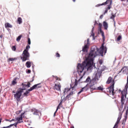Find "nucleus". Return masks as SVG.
I'll return each mask as SVG.
<instances>
[{"instance_id":"6e6d98bb","label":"nucleus","mask_w":128,"mask_h":128,"mask_svg":"<svg viewBox=\"0 0 128 128\" xmlns=\"http://www.w3.org/2000/svg\"><path fill=\"white\" fill-rule=\"evenodd\" d=\"M19 112H20V111Z\"/></svg>"},{"instance_id":"f3484780","label":"nucleus","mask_w":128,"mask_h":128,"mask_svg":"<svg viewBox=\"0 0 128 128\" xmlns=\"http://www.w3.org/2000/svg\"><path fill=\"white\" fill-rule=\"evenodd\" d=\"M90 46L84 44V46L82 48V52H88V47Z\"/></svg>"},{"instance_id":"cd10ccee","label":"nucleus","mask_w":128,"mask_h":128,"mask_svg":"<svg viewBox=\"0 0 128 128\" xmlns=\"http://www.w3.org/2000/svg\"><path fill=\"white\" fill-rule=\"evenodd\" d=\"M96 90H104V88L101 86L96 88Z\"/></svg>"},{"instance_id":"f257e3e1","label":"nucleus","mask_w":128,"mask_h":128,"mask_svg":"<svg viewBox=\"0 0 128 128\" xmlns=\"http://www.w3.org/2000/svg\"><path fill=\"white\" fill-rule=\"evenodd\" d=\"M98 54V50H96L94 48H92L91 51L86 60L82 64H78L77 70L80 76L82 78V76H84V72L82 73L84 68H86L87 70H92V68L94 66V59Z\"/></svg>"},{"instance_id":"c9c22d12","label":"nucleus","mask_w":128,"mask_h":128,"mask_svg":"<svg viewBox=\"0 0 128 128\" xmlns=\"http://www.w3.org/2000/svg\"><path fill=\"white\" fill-rule=\"evenodd\" d=\"M114 18H116V16L112 14V16L110 18L111 20H114Z\"/></svg>"},{"instance_id":"5701e85b","label":"nucleus","mask_w":128,"mask_h":128,"mask_svg":"<svg viewBox=\"0 0 128 128\" xmlns=\"http://www.w3.org/2000/svg\"><path fill=\"white\" fill-rule=\"evenodd\" d=\"M26 68H30V66H32V62H27L26 63Z\"/></svg>"},{"instance_id":"f8f14e48","label":"nucleus","mask_w":128,"mask_h":128,"mask_svg":"<svg viewBox=\"0 0 128 128\" xmlns=\"http://www.w3.org/2000/svg\"><path fill=\"white\" fill-rule=\"evenodd\" d=\"M32 112H33V114L35 116H38L40 114V110L34 108H33L32 109Z\"/></svg>"},{"instance_id":"4468645a","label":"nucleus","mask_w":128,"mask_h":128,"mask_svg":"<svg viewBox=\"0 0 128 128\" xmlns=\"http://www.w3.org/2000/svg\"><path fill=\"white\" fill-rule=\"evenodd\" d=\"M26 82L22 83V86L23 88H30V82H28V84H26Z\"/></svg>"},{"instance_id":"5fc2aeb1","label":"nucleus","mask_w":128,"mask_h":128,"mask_svg":"<svg viewBox=\"0 0 128 128\" xmlns=\"http://www.w3.org/2000/svg\"><path fill=\"white\" fill-rule=\"evenodd\" d=\"M33 81H34V80H32V81H30V82H33Z\"/></svg>"},{"instance_id":"7c9ffc66","label":"nucleus","mask_w":128,"mask_h":128,"mask_svg":"<svg viewBox=\"0 0 128 128\" xmlns=\"http://www.w3.org/2000/svg\"><path fill=\"white\" fill-rule=\"evenodd\" d=\"M30 45H28L26 46V50H26V52H28V49L30 48Z\"/></svg>"},{"instance_id":"ddd939ff","label":"nucleus","mask_w":128,"mask_h":128,"mask_svg":"<svg viewBox=\"0 0 128 128\" xmlns=\"http://www.w3.org/2000/svg\"><path fill=\"white\" fill-rule=\"evenodd\" d=\"M88 90V86L87 84L84 88L80 90L78 92V94H81V92H86L87 90Z\"/></svg>"},{"instance_id":"412c9836","label":"nucleus","mask_w":128,"mask_h":128,"mask_svg":"<svg viewBox=\"0 0 128 128\" xmlns=\"http://www.w3.org/2000/svg\"><path fill=\"white\" fill-rule=\"evenodd\" d=\"M30 92L28 90V89L23 94V96H30Z\"/></svg>"},{"instance_id":"de8ad7c7","label":"nucleus","mask_w":128,"mask_h":128,"mask_svg":"<svg viewBox=\"0 0 128 128\" xmlns=\"http://www.w3.org/2000/svg\"><path fill=\"white\" fill-rule=\"evenodd\" d=\"M56 111L54 113V116H56Z\"/></svg>"},{"instance_id":"6ab92c4d","label":"nucleus","mask_w":128,"mask_h":128,"mask_svg":"<svg viewBox=\"0 0 128 128\" xmlns=\"http://www.w3.org/2000/svg\"><path fill=\"white\" fill-rule=\"evenodd\" d=\"M70 90V88H65L64 90V94L66 96L67 92H68Z\"/></svg>"},{"instance_id":"20e7f679","label":"nucleus","mask_w":128,"mask_h":128,"mask_svg":"<svg viewBox=\"0 0 128 128\" xmlns=\"http://www.w3.org/2000/svg\"><path fill=\"white\" fill-rule=\"evenodd\" d=\"M126 90H122L121 92V100L120 102L121 104L120 106H118V110L120 112L121 110H122V108H124V102L126 100Z\"/></svg>"},{"instance_id":"09e8293b","label":"nucleus","mask_w":128,"mask_h":128,"mask_svg":"<svg viewBox=\"0 0 128 128\" xmlns=\"http://www.w3.org/2000/svg\"><path fill=\"white\" fill-rule=\"evenodd\" d=\"M56 80H58V77L56 76Z\"/></svg>"},{"instance_id":"79ce46f5","label":"nucleus","mask_w":128,"mask_h":128,"mask_svg":"<svg viewBox=\"0 0 128 128\" xmlns=\"http://www.w3.org/2000/svg\"><path fill=\"white\" fill-rule=\"evenodd\" d=\"M99 62H100V64H102V60H100L99 61Z\"/></svg>"},{"instance_id":"9d476101","label":"nucleus","mask_w":128,"mask_h":128,"mask_svg":"<svg viewBox=\"0 0 128 128\" xmlns=\"http://www.w3.org/2000/svg\"><path fill=\"white\" fill-rule=\"evenodd\" d=\"M40 83L34 84L32 87H31L30 89H28L29 92H32V90H36V88H42V86H40Z\"/></svg>"},{"instance_id":"a18cd8bd","label":"nucleus","mask_w":128,"mask_h":128,"mask_svg":"<svg viewBox=\"0 0 128 128\" xmlns=\"http://www.w3.org/2000/svg\"><path fill=\"white\" fill-rule=\"evenodd\" d=\"M2 118H0V124H2Z\"/></svg>"},{"instance_id":"1a4fd4ad","label":"nucleus","mask_w":128,"mask_h":128,"mask_svg":"<svg viewBox=\"0 0 128 128\" xmlns=\"http://www.w3.org/2000/svg\"><path fill=\"white\" fill-rule=\"evenodd\" d=\"M122 72L123 74H128V66L123 67L120 71L118 72V74H120Z\"/></svg>"},{"instance_id":"473e14b6","label":"nucleus","mask_w":128,"mask_h":128,"mask_svg":"<svg viewBox=\"0 0 128 128\" xmlns=\"http://www.w3.org/2000/svg\"><path fill=\"white\" fill-rule=\"evenodd\" d=\"M85 44L88 45V46H90V38L87 39L86 43L85 42Z\"/></svg>"},{"instance_id":"49530a36","label":"nucleus","mask_w":128,"mask_h":128,"mask_svg":"<svg viewBox=\"0 0 128 128\" xmlns=\"http://www.w3.org/2000/svg\"><path fill=\"white\" fill-rule=\"evenodd\" d=\"M126 114H128V110L127 109L126 112Z\"/></svg>"},{"instance_id":"a19ab883","label":"nucleus","mask_w":128,"mask_h":128,"mask_svg":"<svg viewBox=\"0 0 128 128\" xmlns=\"http://www.w3.org/2000/svg\"><path fill=\"white\" fill-rule=\"evenodd\" d=\"M27 72L28 74H30V72H32V71L30 70H28Z\"/></svg>"},{"instance_id":"dca6fc26","label":"nucleus","mask_w":128,"mask_h":128,"mask_svg":"<svg viewBox=\"0 0 128 128\" xmlns=\"http://www.w3.org/2000/svg\"><path fill=\"white\" fill-rule=\"evenodd\" d=\"M4 26L8 30H10V29H8V28H12V25L10 24L8 22H6L4 24Z\"/></svg>"},{"instance_id":"72a5a7b5","label":"nucleus","mask_w":128,"mask_h":128,"mask_svg":"<svg viewBox=\"0 0 128 128\" xmlns=\"http://www.w3.org/2000/svg\"><path fill=\"white\" fill-rule=\"evenodd\" d=\"M12 49L14 52H16V46H12Z\"/></svg>"},{"instance_id":"864d4df0","label":"nucleus","mask_w":128,"mask_h":128,"mask_svg":"<svg viewBox=\"0 0 128 128\" xmlns=\"http://www.w3.org/2000/svg\"><path fill=\"white\" fill-rule=\"evenodd\" d=\"M72 1L74 2H75L76 0H72Z\"/></svg>"},{"instance_id":"393cba45","label":"nucleus","mask_w":128,"mask_h":128,"mask_svg":"<svg viewBox=\"0 0 128 128\" xmlns=\"http://www.w3.org/2000/svg\"><path fill=\"white\" fill-rule=\"evenodd\" d=\"M16 80H18V78H16L14 79V80L12 82V84L13 86H15L16 84H18V82H16Z\"/></svg>"},{"instance_id":"e433bc0d","label":"nucleus","mask_w":128,"mask_h":128,"mask_svg":"<svg viewBox=\"0 0 128 128\" xmlns=\"http://www.w3.org/2000/svg\"><path fill=\"white\" fill-rule=\"evenodd\" d=\"M5 120L6 122H12L14 121V119H12V120H9L8 119H6Z\"/></svg>"},{"instance_id":"2eb2a0df","label":"nucleus","mask_w":128,"mask_h":128,"mask_svg":"<svg viewBox=\"0 0 128 128\" xmlns=\"http://www.w3.org/2000/svg\"><path fill=\"white\" fill-rule=\"evenodd\" d=\"M60 88H62L60 84H55L54 86V90H59L60 92Z\"/></svg>"},{"instance_id":"c03bdc74","label":"nucleus","mask_w":128,"mask_h":128,"mask_svg":"<svg viewBox=\"0 0 128 128\" xmlns=\"http://www.w3.org/2000/svg\"><path fill=\"white\" fill-rule=\"evenodd\" d=\"M92 36H93V38H94V32H92Z\"/></svg>"},{"instance_id":"4d7b16f0","label":"nucleus","mask_w":128,"mask_h":128,"mask_svg":"<svg viewBox=\"0 0 128 128\" xmlns=\"http://www.w3.org/2000/svg\"><path fill=\"white\" fill-rule=\"evenodd\" d=\"M127 2H128V0H127Z\"/></svg>"},{"instance_id":"4c0bfd02","label":"nucleus","mask_w":128,"mask_h":128,"mask_svg":"<svg viewBox=\"0 0 128 128\" xmlns=\"http://www.w3.org/2000/svg\"><path fill=\"white\" fill-rule=\"evenodd\" d=\"M56 58H60V55L58 54V52H56Z\"/></svg>"},{"instance_id":"a878e982","label":"nucleus","mask_w":128,"mask_h":128,"mask_svg":"<svg viewBox=\"0 0 128 128\" xmlns=\"http://www.w3.org/2000/svg\"><path fill=\"white\" fill-rule=\"evenodd\" d=\"M100 32L102 34V38L103 40H104L105 37H104V32L102 30V29H100Z\"/></svg>"},{"instance_id":"ea45409f","label":"nucleus","mask_w":128,"mask_h":128,"mask_svg":"<svg viewBox=\"0 0 128 128\" xmlns=\"http://www.w3.org/2000/svg\"><path fill=\"white\" fill-rule=\"evenodd\" d=\"M60 106L58 105V106H57L56 110V112H58V110H60Z\"/></svg>"},{"instance_id":"4be33fe9","label":"nucleus","mask_w":128,"mask_h":128,"mask_svg":"<svg viewBox=\"0 0 128 128\" xmlns=\"http://www.w3.org/2000/svg\"><path fill=\"white\" fill-rule=\"evenodd\" d=\"M18 60L16 58H9L8 59L7 61L8 62H14V60Z\"/></svg>"},{"instance_id":"58836bf2","label":"nucleus","mask_w":128,"mask_h":128,"mask_svg":"<svg viewBox=\"0 0 128 128\" xmlns=\"http://www.w3.org/2000/svg\"><path fill=\"white\" fill-rule=\"evenodd\" d=\"M28 44H30V38H28Z\"/></svg>"},{"instance_id":"0eeeda50","label":"nucleus","mask_w":128,"mask_h":128,"mask_svg":"<svg viewBox=\"0 0 128 128\" xmlns=\"http://www.w3.org/2000/svg\"><path fill=\"white\" fill-rule=\"evenodd\" d=\"M30 52L28 51L24 50L22 56H20V60L22 62H26V60H30Z\"/></svg>"},{"instance_id":"c756f323","label":"nucleus","mask_w":128,"mask_h":128,"mask_svg":"<svg viewBox=\"0 0 128 128\" xmlns=\"http://www.w3.org/2000/svg\"><path fill=\"white\" fill-rule=\"evenodd\" d=\"M66 100H64V98L63 99H62L60 100V104H58V106H60V105L62 104V102H66Z\"/></svg>"},{"instance_id":"423d86ee","label":"nucleus","mask_w":128,"mask_h":128,"mask_svg":"<svg viewBox=\"0 0 128 128\" xmlns=\"http://www.w3.org/2000/svg\"><path fill=\"white\" fill-rule=\"evenodd\" d=\"M24 90H26V88H20L16 91V94H14V97L18 102H20V96H22V92H24Z\"/></svg>"},{"instance_id":"b1692460","label":"nucleus","mask_w":128,"mask_h":128,"mask_svg":"<svg viewBox=\"0 0 128 128\" xmlns=\"http://www.w3.org/2000/svg\"><path fill=\"white\" fill-rule=\"evenodd\" d=\"M17 22L19 24H22V18L19 17L18 18Z\"/></svg>"},{"instance_id":"7ed1b4c3","label":"nucleus","mask_w":128,"mask_h":128,"mask_svg":"<svg viewBox=\"0 0 128 128\" xmlns=\"http://www.w3.org/2000/svg\"><path fill=\"white\" fill-rule=\"evenodd\" d=\"M106 84H110V86L106 88V92L108 94H112V96H114V84L116 82H114V79L112 76H109L107 81L106 82Z\"/></svg>"},{"instance_id":"f704fd0d","label":"nucleus","mask_w":128,"mask_h":128,"mask_svg":"<svg viewBox=\"0 0 128 128\" xmlns=\"http://www.w3.org/2000/svg\"><path fill=\"white\" fill-rule=\"evenodd\" d=\"M91 80L90 78L88 77V78L86 79V82H90Z\"/></svg>"},{"instance_id":"2f4dec72","label":"nucleus","mask_w":128,"mask_h":128,"mask_svg":"<svg viewBox=\"0 0 128 128\" xmlns=\"http://www.w3.org/2000/svg\"><path fill=\"white\" fill-rule=\"evenodd\" d=\"M121 118H122V114L120 112V114H119V116L118 117L117 120H119V122H120Z\"/></svg>"},{"instance_id":"c85d7f7f","label":"nucleus","mask_w":128,"mask_h":128,"mask_svg":"<svg viewBox=\"0 0 128 128\" xmlns=\"http://www.w3.org/2000/svg\"><path fill=\"white\" fill-rule=\"evenodd\" d=\"M22 35H20L16 39V42H20V39L22 38Z\"/></svg>"},{"instance_id":"aec40b11","label":"nucleus","mask_w":128,"mask_h":128,"mask_svg":"<svg viewBox=\"0 0 128 128\" xmlns=\"http://www.w3.org/2000/svg\"><path fill=\"white\" fill-rule=\"evenodd\" d=\"M102 52H104V54L106 53V48H104V44H102Z\"/></svg>"},{"instance_id":"a211bd4d","label":"nucleus","mask_w":128,"mask_h":128,"mask_svg":"<svg viewBox=\"0 0 128 128\" xmlns=\"http://www.w3.org/2000/svg\"><path fill=\"white\" fill-rule=\"evenodd\" d=\"M103 26L104 27V30H108V24L106 21L103 22Z\"/></svg>"},{"instance_id":"3c124183","label":"nucleus","mask_w":128,"mask_h":128,"mask_svg":"<svg viewBox=\"0 0 128 128\" xmlns=\"http://www.w3.org/2000/svg\"><path fill=\"white\" fill-rule=\"evenodd\" d=\"M70 128H74V126H70Z\"/></svg>"},{"instance_id":"37998d69","label":"nucleus","mask_w":128,"mask_h":128,"mask_svg":"<svg viewBox=\"0 0 128 128\" xmlns=\"http://www.w3.org/2000/svg\"><path fill=\"white\" fill-rule=\"evenodd\" d=\"M102 18H104V16L103 15H100V20H102Z\"/></svg>"},{"instance_id":"bb28decb","label":"nucleus","mask_w":128,"mask_h":128,"mask_svg":"<svg viewBox=\"0 0 128 128\" xmlns=\"http://www.w3.org/2000/svg\"><path fill=\"white\" fill-rule=\"evenodd\" d=\"M122 38V35L118 36L116 40V42H120V40Z\"/></svg>"},{"instance_id":"6e6552de","label":"nucleus","mask_w":128,"mask_h":128,"mask_svg":"<svg viewBox=\"0 0 128 128\" xmlns=\"http://www.w3.org/2000/svg\"><path fill=\"white\" fill-rule=\"evenodd\" d=\"M74 94H76V90H74V88H72V92L66 96V97L64 98V100H70L72 98V97Z\"/></svg>"},{"instance_id":"8fccbe9b","label":"nucleus","mask_w":128,"mask_h":128,"mask_svg":"<svg viewBox=\"0 0 128 128\" xmlns=\"http://www.w3.org/2000/svg\"><path fill=\"white\" fill-rule=\"evenodd\" d=\"M99 26H100H100H102V24H99Z\"/></svg>"},{"instance_id":"603ef678","label":"nucleus","mask_w":128,"mask_h":128,"mask_svg":"<svg viewBox=\"0 0 128 128\" xmlns=\"http://www.w3.org/2000/svg\"><path fill=\"white\" fill-rule=\"evenodd\" d=\"M13 94H16V92L14 91H12Z\"/></svg>"},{"instance_id":"9b49d317","label":"nucleus","mask_w":128,"mask_h":128,"mask_svg":"<svg viewBox=\"0 0 128 128\" xmlns=\"http://www.w3.org/2000/svg\"><path fill=\"white\" fill-rule=\"evenodd\" d=\"M24 113H22L20 116V117L16 118L17 124H22V122H24V121H22V116H24Z\"/></svg>"},{"instance_id":"f03ea898","label":"nucleus","mask_w":128,"mask_h":128,"mask_svg":"<svg viewBox=\"0 0 128 128\" xmlns=\"http://www.w3.org/2000/svg\"><path fill=\"white\" fill-rule=\"evenodd\" d=\"M102 76V72L100 71H97L96 74H95L94 78L91 80L90 82L87 84L89 90L90 92H93V90H96V87L94 86V84H98V80H100Z\"/></svg>"},{"instance_id":"39448f33","label":"nucleus","mask_w":128,"mask_h":128,"mask_svg":"<svg viewBox=\"0 0 128 128\" xmlns=\"http://www.w3.org/2000/svg\"><path fill=\"white\" fill-rule=\"evenodd\" d=\"M110 2V4L108 6V7L106 9L105 12L104 13V14H108V10L112 8V1L111 0H106V1L104 2H103L102 4H98L96 5V8H98V6H106Z\"/></svg>"}]
</instances>
